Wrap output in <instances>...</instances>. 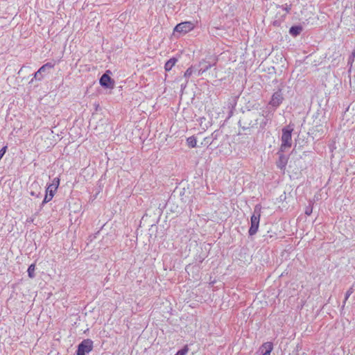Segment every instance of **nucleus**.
I'll return each instance as SVG.
<instances>
[{"label": "nucleus", "instance_id": "f257e3e1", "mask_svg": "<svg viewBox=\"0 0 355 355\" xmlns=\"http://www.w3.org/2000/svg\"><path fill=\"white\" fill-rule=\"evenodd\" d=\"M258 112H247L243 114L239 121V126L243 130H248L259 125Z\"/></svg>", "mask_w": 355, "mask_h": 355}, {"label": "nucleus", "instance_id": "f03ea898", "mask_svg": "<svg viewBox=\"0 0 355 355\" xmlns=\"http://www.w3.org/2000/svg\"><path fill=\"white\" fill-rule=\"evenodd\" d=\"M293 128L290 125H287L282 129V135L281 138L282 144L280 147L281 151H285L292 146V132Z\"/></svg>", "mask_w": 355, "mask_h": 355}, {"label": "nucleus", "instance_id": "7ed1b4c3", "mask_svg": "<svg viewBox=\"0 0 355 355\" xmlns=\"http://www.w3.org/2000/svg\"><path fill=\"white\" fill-rule=\"evenodd\" d=\"M260 217V208L257 205L250 218V227L248 231L250 236H253L257 232L259 226Z\"/></svg>", "mask_w": 355, "mask_h": 355}, {"label": "nucleus", "instance_id": "20e7f679", "mask_svg": "<svg viewBox=\"0 0 355 355\" xmlns=\"http://www.w3.org/2000/svg\"><path fill=\"white\" fill-rule=\"evenodd\" d=\"M277 15L276 19L273 21L272 24L275 26H279L282 21H284L286 15L291 10V6L285 4L284 6L275 5Z\"/></svg>", "mask_w": 355, "mask_h": 355}, {"label": "nucleus", "instance_id": "39448f33", "mask_svg": "<svg viewBox=\"0 0 355 355\" xmlns=\"http://www.w3.org/2000/svg\"><path fill=\"white\" fill-rule=\"evenodd\" d=\"M93 341L91 339L83 340L78 345L77 355H85L93 349Z\"/></svg>", "mask_w": 355, "mask_h": 355}, {"label": "nucleus", "instance_id": "423d86ee", "mask_svg": "<svg viewBox=\"0 0 355 355\" xmlns=\"http://www.w3.org/2000/svg\"><path fill=\"white\" fill-rule=\"evenodd\" d=\"M216 63V62L215 60L210 61L207 59H202L199 62L197 67V76H199L202 75L205 72L211 69L212 66H214Z\"/></svg>", "mask_w": 355, "mask_h": 355}, {"label": "nucleus", "instance_id": "0eeeda50", "mask_svg": "<svg viewBox=\"0 0 355 355\" xmlns=\"http://www.w3.org/2000/svg\"><path fill=\"white\" fill-rule=\"evenodd\" d=\"M195 25L191 21H184L177 24L174 28L175 32L186 34L192 31Z\"/></svg>", "mask_w": 355, "mask_h": 355}, {"label": "nucleus", "instance_id": "6e6552de", "mask_svg": "<svg viewBox=\"0 0 355 355\" xmlns=\"http://www.w3.org/2000/svg\"><path fill=\"white\" fill-rule=\"evenodd\" d=\"M55 64L51 62H47L43 64L35 73L34 78L35 80H41L43 78L44 73H49V71L53 69Z\"/></svg>", "mask_w": 355, "mask_h": 355}, {"label": "nucleus", "instance_id": "1a4fd4ad", "mask_svg": "<svg viewBox=\"0 0 355 355\" xmlns=\"http://www.w3.org/2000/svg\"><path fill=\"white\" fill-rule=\"evenodd\" d=\"M284 100L283 94L281 89L275 92L269 102V105L274 107L275 108L279 106Z\"/></svg>", "mask_w": 355, "mask_h": 355}, {"label": "nucleus", "instance_id": "9d476101", "mask_svg": "<svg viewBox=\"0 0 355 355\" xmlns=\"http://www.w3.org/2000/svg\"><path fill=\"white\" fill-rule=\"evenodd\" d=\"M110 71H107L100 78V85L105 88L112 89L114 87V81L107 74Z\"/></svg>", "mask_w": 355, "mask_h": 355}, {"label": "nucleus", "instance_id": "9b49d317", "mask_svg": "<svg viewBox=\"0 0 355 355\" xmlns=\"http://www.w3.org/2000/svg\"><path fill=\"white\" fill-rule=\"evenodd\" d=\"M259 124L262 129L266 127L270 120V112L263 110L261 113L258 112Z\"/></svg>", "mask_w": 355, "mask_h": 355}, {"label": "nucleus", "instance_id": "f8f14e48", "mask_svg": "<svg viewBox=\"0 0 355 355\" xmlns=\"http://www.w3.org/2000/svg\"><path fill=\"white\" fill-rule=\"evenodd\" d=\"M237 98L238 97L236 96H232L228 99L227 108L230 110L228 118H230L233 115L234 110L237 103Z\"/></svg>", "mask_w": 355, "mask_h": 355}, {"label": "nucleus", "instance_id": "ddd939ff", "mask_svg": "<svg viewBox=\"0 0 355 355\" xmlns=\"http://www.w3.org/2000/svg\"><path fill=\"white\" fill-rule=\"evenodd\" d=\"M273 349L272 343L267 342L263 343L261 347L262 355H270V353Z\"/></svg>", "mask_w": 355, "mask_h": 355}, {"label": "nucleus", "instance_id": "4468645a", "mask_svg": "<svg viewBox=\"0 0 355 355\" xmlns=\"http://www.w3.org/2000/svg\"><path fill=\"white\" fill-rule=\"evenodd\" d=\"M302 31V27L301 26H293L289 29V33L294 37L299 35Z\"/></svg>", "mask_w": 355, "mask_h": 355}, {"label": "nucleus", "instance_id": "2eb2a0df", "mask_svg": "<svg viewBox=\"0 0 355 355\" xmlns=\"http://www.w3.org/2000/svg\"><path fill=\"white\" fill-rule=\"evenodd\" d=\"M177 62V59L175 58H172L171 59H169L166 63H165V65H164V69L166 71H169L170 70H171V69L173 68V67L175 64Z\"/></svg>", "mask_w": 355, "mask_h": 355}, {"label": "nucleus", "instance_id": "dca6fc26", "mask_svg": "<svg viewBox=\"0 0 355 355\" xmlns=\"http://www.w3.org/2000/svg\"><path fill=\"white\" fill-rule=\"evenodd\" d=\"M286 158L284 155H281L279 156L278 162H277V166L279 168L282 170L284 169V168L286 167Z\"/></svg>", "mask_w": 355, "mask_h": 355}, {"label": "nucleus", "instance_id": "f3484780", "mask_svg": "<svg viewBox=\"0 0 355 355\" xmlns=\"http://www.w3.org/2000/svg\"><path fill=\"white\" fill-rule=\"evenodd\" d=\"M193 73L197 74L196 66H191V67H189L184 72V76L186 78H189Z\"/></svg>", "mask_w": 355, "mask_h": 355}, {"label": "nucleus", "instance_id": "a211bd4d", "mask_svg": "<svg viewBox=\"0 0 355 355\" xmlns=\"http://www.w3.org/2000/svg\"><path fill=\"white\" fill-rule=\"evenodd\" d=\"M187 143L189 147L195 148L197 144V141L194 136H191L187 138Z\"/></svg>", "mask_w": 355, "mask_h": 355}, {"label": "nucleus", "instance_id": "6ab92c4d", "mask_svg": "<svg viewBox=\"0 0 355 355\" xmlns=\"http://www.w3.org/2000/svg\"><path fill=\"white\" fill-rule=\"evenodd\" d=\"M355 291V282L352 285V286L348 289V291L345 293V300L343 302V304H345L347 299L349 297V296L354 293Z\"/></svg>", "mask_w": 355, "mask_h": 355}, {"label": "nucleus", "instance_id": "aec40b11", "mask_svg": "<svg viewBox=\"0 0 355 355\" xmlns=\"http://www.w3.org/2000/svg\"><path fill=\"white\" fill-rule=\"evenodd\" d=\"M58 189H55L51 184L48 185L46 192L49 193L51 197H53Z\"/></svg>", "mask_w": 355, "mask_h": 355}, {"label": "nucleus", "instance_id": "412c9836", "mask_svg": "<svg viewBox=\"0 0 355 355\" xmlns=\"http://www.w3.org/2000/svg\"><path fill=\"white\" fill-rule=\"evenodd\" d=\"M35 264H31V266H29L27 270L29 277L33 278L35 277Z\"/></svg>", "mask_w": 355, "mask_h": 355}, {"label": "nucleus", "instance_id": "4be33fe9", "mask_svg": "<svg viewBox=\"0 0 355 355\" xmlns=\"http://www.w3.org/2000/svg\"><path fill=\"white\" fill-rule=\"evenodd\" d=\"M189 348L186 345L180 350L178 351V352L175 355H186L188 353Z\"/></svg>", "mask_w": 355, "mask_h": 355}, {"label": "nucleus", "instance_id": "5701e85b", "mask_svg": "<svg viewBox=\"0 0 355 355\" xmlns=\"http://www.w3.org/2000/svg\"><path fill=\"white\" fill-rule=\"evenodd\" d=\"M53 198V197H51V196H50V194L49 193L46 192V195H45L44 198V200L42 201V205L49 202V201H51L52 200Z\"/></svg>", "mask_w": 355, "mask_h": 355}, {"label": "nucleus", "instance_id": "b1692460", "mask_svg": "<svg viewBox=\"0 0 355 355\" xmlns=\"http://www.w3.org/2000/svg\"><path fill=\"white\" fill-rule=\"evenodd\" d=\"M51 184L53 185V187H54L55 189H58V187H59V184H60V179L58 178H55L53 180H52V183Z\"/></svg>", "mask_w": 355, "mask_h": 355}, {"label": "nucleus", "instance_id": "393cba45", "mask_svg": "<svg viewBox=\"0 0 355 355\" xmlns=\"http://www.w3.org/2000/svg\"><path fill=\"white\" fill-rule=\"evenodd\" d=\"M354 59H355V58L352 57V55H349V57L348 58L347 64L349 66V71H351V69H352V64H353V62L354 61Z\"/></svg>", "mask_w": 355, "mask_h": 355}, {"label": "nucleus", "instance_id": "a878e982", "mask_svg": "<svg viewBox=\"0 0 355 355\" xmlns=\"http://www.w3.org/2000/svg\"><path fill=\"white\" fill-rule=\"evenodd\" d=\"M6 149H7V146H3L1 150H0V160L2 159L3 156L4 155V154L6 153Z\"/></svg>", "mask_w": 355, "mask_h": 355}, {"label": "nucleus", "instance_id": "bb28decb", "mask_svg": "<svg viewBox=\"0 0 355 355\" xmlns=\"http://www.w3.org/2000/svg\"><path fill=\"white\" fill-rule=\"evenodd\" d=\"M312 210L313 209L311 207H307L305 210V214H306L307 216H310L312 213Z\"/></svg>", "mask_w": 355, "mask_h": 355}, {"label": "nucleus", "instance_id": "cd10ccee", "mask_svg": "<svg viewBox=\"0 0 355 355\" xmlns=\"http://www.w3.org/2000/svg\"><path fill=\"white\" fill-rule=\"evenodd\" d=\"M352 57L355 58V49L352 51V53H351V55Z\"/></svg>", "mask_w": 355, "mask_h": 355}, {"label": "nucleus", "instance_id": "c85d7f7f", "mask_svg": "<svg viewBox=\"0 0 355 355\" xmlns=\"http://www.w3.org/2000/svg\"><path fill=\"white\" fill-rule=\"evenodd\" d=\"M31 193L32 196L35 195V193H33V192H31Z\"/></svg>", "mask_w": 355, "mask_h": 355}]
</instances>
